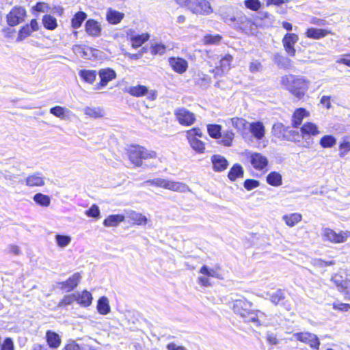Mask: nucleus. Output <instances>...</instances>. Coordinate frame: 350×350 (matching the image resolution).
I'll use <instances>...</instances> for the list:
<instances>
[{
  "mask_svg": "<svg viewBox=\"0 0 350 350\" xmlns=\"http://www.w3.org/2000/svg\"><path fill=\"white\" fill-rule=\"evenodd\" d=\"M259 186V182L254 179H247L244 182L245 188L248 190H252Z\"/></svg>",
  "mask_w": 350,
  "mask_h": 350,
  "instance_id": "nucleus-57",
  "label": "nucleus"
},
{
  "mask_svg": "<svg viewBox=\"0 0 350 350\" xmlns=\"http://www.w3.org/2000/svg\"><path fill=\"white\" fill-rule=\"evenodd\" d=\"M168 62L172 70L178 74L185 72L188 68L187 61L181 57H170Z\"/></svg>",
  "mask_w": 350,
  "mask_h": 350,
  "instance_id": "nucleus-17",
  "label": "nucleus"
},
{
  "mask_svg": "<svg viewBox=\"0 0 350 350\" xmlns=\"http://www.w3.org/2000/svg\"><path fill=\"white\" fill-rule=\"evenodd\" d=\"M310 116V112L304 108L297 109L292 117V124L295 128H297L301 123L304 118Z\"/></svg>",
  "mask_w": 350,
  "mask_h": 350,
  "instance_id": "nucleus-25",
  "label": "nucleus"
},
{
  "mask_svg": "<svg viewBox=\"0 0 350 350\" xmlns=\"http://www.w3.org/2000/svg\"><path fill=\"white\" fill-rule=\"evenodd\" d=\"M265 295L269 296L271 302L275 305L279 304L285 298L284 292L281 289H278L275 292L271 295H269L268 293H262L261 295H259V296L262 297H265Z\"/></svg>",
  "mask_w": 350,
  "mask_h": 350,
  "instance_id": "nucleus-36",
  "label": "nucleus"
},
{
  "mask_svg": "<svg viewBox=\"0 0 350 350\" xmlns=\"http://www.w3.org/2000/svg\"><path fill=\"white\" fill-rule=\"evenodd\" d=\"M55 240L59 247H65L70 243L72 238L68 235L56 234Z\"/></svg>",
  "mask_w": 350,
  "mask_h": 350,
  "instance_id": "nucleus-47",
  "label": "nucleus"
},
{
  "mask_svg": "<svg viewBox=\"0 0 350 350\" xmlns=\"http://www.w3.org/2000/svg\"><path fill=\"white\" fill-rule=\"evenodd\" d=\"M150 38L148 33H145L140 35H134L131 36V45L133 48H137L142 46Z\"/></svg>",
  "mask_w": 350,
  "mask_h": 350,
  "instance_id": "nucleus-39",
  "label": "nucleus"
},
{
  "mask_svg": "<svg viewBox=\"0 0 350 350\" xmlns=\"http://www.w3.org/2000/svg\"><path fill=\"white\" fill-rule=\"evenodd\" d=\"M100 213L99 207L96 204H93L85 211V215L88 217L98 219L100 217Z\"/></svg>",
  "mask_w": 350,
  "mask_h": 350,
  "instance_id": "nucleus-52",
  "label": "nucleus"
},
{
  "mask_svg": "<svg viewBox=\"0 0 350 350\" xmlns=\"http://www.w3.org/2000/svg\"><path fill=\"white\" fill-rule=\"evenodd\" d=\"M74 51L75 53H79L83 57H85L87 59L90 58V57L88 54V51H90L91 49L84 48L81 46H75L74 47Z\"/></svg>",
  "mask_w": 350,
  "mask_h": 350,
  "instance_id": "nucleus-59",
  "label": "nucleus"
},
{
  "mask_svg": "<svg viewBox=\"0 0 350 350\" xmlns=\"http://www.w3.org/2000/svg\"><path fill=\"white\" fill-rule=\"evenodd\" d=\"M300 131L303 137L305 136H317L321 133L319 126L311 122L304 123L301 126Z\"/></svg>",
  "mask_w": 350,
  "mask_h": 350,
  "instance_id": "nucleus-21",
  "label": "nucleus"
},
{
  "mask_svg": "<svg viewBox=\"0 0 350 350\" xmlns=\"http://www.w3.org/2000/svg\"><path fill=\"white\" fill-rule=\"evenodd\" d=\"M333 308L341 312H347L350 309V304L336 301L333 304Z\"/></svg>",
  "mask_w": 350,
  "mask_h": 350,
  "instance_id": "nucleus-58",
  "label": "nucleus"
},
{
  "mask_svg": "<svg viewBox=\"0 0 350 350\" xmlns=\"http://www.w3.org/2000/svg\"><path fill=\"white\" fill-rule=\"evenodd\" d=\"M76 297L77 304L82 307H88L92 303V295L88 291H83L81 293H76Z\"/></svg>",
  "mask_w": 350,
  "mask_h": 350,
  "instance_id": "nucleus-26",
  "label": "nucleus"
},
{
  "mask_svg": "<svg viewBox=\"0 0 350 350\" xmlns=\"http://www.w3.org/2000/svg\"><path fill=\"white\" fill-rule=\"evenodd\" d=\"M266 315L264 312L256 310H253L252 314H250L249 323H252L256 326L259 325H267L268 323L266 319Z\"/></svg>",
  "mask_w": 350,
  "mask_h": 350,
  "instance_id": "nucleus-24",
  "label": "nucleus"
},
{
  "mask_svg": "<svg viewBox=\"0 0 350 350\" xmlns=\"http://www.w3.org/2000/svg\"><path fill=\"white\" fill-rule=\"evenodd\" d=\"M127 217L135 224L139 226L146 225L148 221V219L145 215L133 211L128 213Z\"/></svg>",
  "mask_w": 350,
  "mask_h": 350,
  "instance_id": "nucleus-37",
  "label": "nucleus"
},
{
  "mask_svg": "<svg viewBox=\"0 0 350 350\" xmlns=\"http://www.w3.org/2000/svg\"><path fill=\"white\" fill-rule=\"evenodd\" d=\"M186 137L193 150L198 153H203L205 150V144L200 138L202 137V133L199 128H193L187 131Z\"/></svg>",
  "mask_w": 350,
  "mask_h": 350,
  "instance_id": "nucleus-6",
  "label": "nucleus"
},
{
  "mask_svg": "<svg viewBox=\"0 0 350 350\" xmlns=\"http://www.w3.org/2000/svg\"><path fill=\"white\" fill-rule=\"evenodd\" d=\"M293 337L296 340L309 345L312 349H319L320 340L317 336L313 333L308 332H297L293 334Z\"/></svg>",
  "mask_w": 350,
  "mask_h": 350,
  "instance_id": "nucleus-10",
  "label": "nucleus"
},
{
  "mask_svg": "<svg viewBox=\"0 0 350 350\" xmlns=\"http://www.w3.org/2000/svg\"><path fill=\"white\" fill-rule=\"evenodd\" d=\"M189 10L194 14L205 16L211 14L213 11L207 0H193Z\"/></svg>",
  "mask_w": 350,
  "mask_h": 350,
  "instance_id": "nucleus-12",
  "label": "nucleus"
},
{
  "mask_svg": "<svg viewBox=\"0 0 350 350\" xmlns=\"http://www.w3.org/2000/svg\"><path fill=\"white\" fill-rule=\"evenodd\" d=\"M285 127L282 123H276L273 126V132L274 135L278 137L282 136V132L284 131Z\"/></svg>",
  "mask_w": 350,
  "mask_h": 350,
  "instance_id": "nucleus-60",
  "label": "nucleus"
},
{
  "mask_svg": "<svg viewBox=\"0 0 350 350\" xmlns=\"http://www.w3.org/2000/svg\"><path fill=\"white\" fill-rule=\"evenodd\" d=\"M281 85L296 98L302 99L310 85V81L304 76L286 75L280 79Z\"/></svg>",
  "mask_w": 350,
  "mask_h": 350,
  "instance_id": "nucleus-1",
  "label": "nucleus"
},
{
  "mask_svg": "<svg viewBox=\"0 0 350 350\" xmlns=\"http://www.w3.org/2000/svg\"><path fill=\"white\" fill-rule=\"evenodd\" d=\"M87 14L83 12H77L71 20V26L74 29L79 28L85 20Z\"/></svg>",
  "mask_w": 350,
  "mask_h": 350,
  "instance_id": "nucleus-42",
  "label": "nucleus"
},
{
  "mask_svg": "<svg viewBox=\"0 0 350 350\" xmlns=\"http://www.w3.org/2000/svg\"><path fill=\"white\" fill-rule=\"evenodd\" d=\"M221 37L219 35L207 34L204 36L203 41L206 44H216L221 41Z\"/></svg>",
  "mask_w": 350,
  "mask_h": 350,
  "instance_id": "nucleus-50",
  "label": "nucleus"
},
{
  "mask_svg": "<svg viewBox=\"0 0 350 350\" xmlns=\"http://www.w3.org/2000/svg\"><path fill=\"white\" fill-rule=\"evenodd\" d=\"M26 16V10L23 7H14L7 14V22L14 27L22 23Z\"/></svg>",
  "mask_w": 350,
  "mask_h": 350,
  "instance_id": "nucleus-11",
  "label": "nucleus"
},
{
  "mask_svg": "<svg viewBox=\"0 0 350 350\" xmlns=\"http://www.w3.org/2000/svg\"><path fill=\"white\" fill-rule=\"evenodd\" d=\"M321 235L324 241L332 243H342L347 241V239L350 237V231L340 230L336 232L331 228H325L323 229Z\"/></svg>",
  "mask_w": 350,
  "mask_h": 350,
  "instance_id": "nucleus-7",
  "label": "nucleus"
},
{
  "mask_svg": "<svg viewBox=\"0 0 350 350\" xmlns=\"http://www.w3.org/2000/svg\"><path fill=\"white\" fill-rule=\"evenodd\" d=\"M98 75L100 81L95 85L94 89L96 90L105 87L109 82L116 78V72L109 68L100 69L98 72Z\"/></svg>",
  "mask_w": 350,
  "mask_h": 350,
  "instance_id": "nucleus-13",
  "label": "nucleus"
},
{
  "mask_svg": "<svg viewBox=\"0 0 350 350\" xmlns=\"http://www.w3.org/2000/svg\"><path fill=\"white\" fill-rule=\"evenodd\" d=\"M225 122L226 125H231L238 131H243L244 129H245L247 123L246 120L238 117L228 119L225 121Z\"/></svg>",
  "mask_w": 350,
  "mask_h": 350,
  "instance_id": "nucleus-32",
  "label": "nucleus"
},
{
  "mask_svg": "<svg viewBox=\"0 0 350 350\" xmlns=\"http://www.w3.org/2000/svg\"><path fill=\"white\" fill-rule=\"evenodd\" d=\"M129 156L130 161L136 166H141L143 160L157 158L155 152L139 146H131L129 150Z\"/></svg>",
  "mask_w": 350,
  "mask_h": 350,
  "instance_id": "nucleus-4",
  "label": "nucleus"
},
{
  "mask_svg": "<svg viewBox=\"0 0 350 350\" xmlns=\"http://www.w3.org/2000/svg\"><path fill=\"white\" fill-rule=\"evenodd\" d=\"M144 183L180 193H185L189 190V187L183 183L172 181L161 178L148 180Z\"/></svg>",
  "mask_w": 350,
  "mask_h": 350,
  "instance_id": "nucleus-5",
  "label": "nucleus"
},
{
  "mask_svg": "<svg viewBox=\"0 0 350 350\" xmlns=\"http://www.w3.org/2000/svg\"><path fill=\"white\" fill-rule=\"evenodd\" d=\"M336 144V139L333 135H324L319 140L320 146L323 148H330Z\"/></svg>",
  "mask_w": 350,
  "mask_h": 350,
  "instance_id": "nucleus-43",
  "label": "nucleus"
},
{
  "mask_svg": "<svg viewBox=\"0 0 350 350\" xmlns=\"http://www.w3.org/2000/svg\"><path fill=\"white\" fill-rule=\"evenodd\" d=\"M267 182L274 187L280 186L282 183V176L278 172H272L267 176Z\"/></svg>",
  "mask_w": 350,
  "mask_h": 350,
  "instance_id": "nucleus-44",
  "label": "nucleus"
},
{
  "mask_svg": "<svg viewBox=\"0 0 350 350\" xmlns=\"http://www.w3.org/2000/svg\"><path fill=\"white\" fill-rule=\"evenodd\" d=\"M97 311L102 315H107L111 312V307L107 297L103 296L97 302L96 306Z\"/></svg>",
  "mask_w": 350,
  "mask_h": 350,
  "instance_id": "nucleus-34",
  "label": "nucleus"
},
{
  "mask_svg": "<svg viewBox=\"0 0 350 350\" xmlns=\"http://www.w3.org/2000/svg\"><path fill=\"white\" fill-rule=\"evenodd\" d=\"M124 216L120 214L111 215L103 221V225L105 227H116L120 223L124 221Z\"/></svg>",
  "mask_w": 350,
  "mask_h": 350,
  "instance_id": "nucleus-31",
  "label": "nucleus"
},
{
  "mask_svg": "<svg viewBox=\"0 0 350 350\" xmlns=\"http://www.w3.org/2000/svg\"><path fill=\"white\" fill-rule=\"evenodd\" d=\"M199 274L197 279L198 283L204 287L211 286V278L223 279L222 274L220 272V267L218 265L213 267L203 265L199 270Z\"/></svg>",
  "mask_w": 350,
  "mask_h": 350,
  "instance_id": "nucleus-2",
  "label": "nucleus"
},
{
  "mask_svg": "<svg viewBox=\"0 0 350 350\" xmlns=\"http://www.w3.org/2000/svg\"><path fill=\"white\" fill-rule=\"evenodd\" d=\"M329 33H331V31L328 30L311 27L306 30L305 35L308 38L319 40Z\"/></svg>",
  "mask_w": 350,
  "mask_h": 350,
  "instance_id": "nucleus-29",
  "label": "nucleus"
},
{
  "mask_svg": "<svg viewBox=\"0 0 350 350\" xmlns=\"http://www.w3.org/2000/svg\"><path fill=\"white\" fill-rule=\"evenodd\" d=\"M83 113L92 118H100L105 115V109L100 107H86L83 109Z\"/></svg>",
  "mask_w": 350,
  "mask_h": 350,
  "instance_id": "nucleus-30",
  "label": "nucleus"
},
{
  "mask_svg": "<svg viewBox=\"0 0 350 350\" xmlns=\"http://www.w3.org/2000/svg\"><path fill=\"white\" fill-rule=\"evenodd\" d=\"M175 116L182 125L189 126L196 121V116L185 108H179L175 111Z\"/></svg>",
  "mask_w": 350,
  "mask_h": 350,
  "instance_id": "nucleus-14",
  "label": "nucleus"
},
{
  "mask_svg": "<svg viewBox=\"0 0 350 350\" xmlns=\"http://www.w3.org/2000/svg\"><path fill=\"white\" fill-rule=\"evenodd\" d=\"M282 219L287 226L293 228L302 220V215L299 213L285 214L282 216Z\"/></svg>",
  "mask_w": 350,
  "mask_h": 350,
  "instance_id": "nucleus-28",
  "label": "nucleus"
},
{
  "mask_svg": "<svg viewBox=\"0 0 350 350\" xmlns=\"http://www.w3.org/2000/svg\"><path fill=\"white\" fill-rule=\"evenodd\" d=\"M45 177L41 172H34L29 174L24 182L29 187H42L45 185Z\"/></svg>",
  "mask_w": 350,
  "mask_h": 350,
  "instance_id": "nucleus-16",
  "label": "nucleus"
},
{
  "mask_svg": "<svg viewBox=\"0 0 350 350\" xmlns=\"http://www.w3.org/2000/svg\"><path fill=\"white\" fill-rule=\"evenodd\" d=\"M50 113L62 120L68 119L72 114L70 110L61 106H55L51 108Z\"/></svg>",
  "mask_w": 350,
  "mask_h": 350,
  "instance_id": "nucleus-27",
  "label": "nucleus"
},
{
  "mask_svg": "<svg viewBox=\"0 0 350 350\" xmlns=\"http://www.w3.org/2000/svg\"><path fill=\"white\" fill-rule=\"evenodd\" d=\"M332 281L338 288V290H342L344 280L342 279V277L341 275H339L338 274L334 275L332 277Z\"/></svg>",
  "mask_w": 350,
  "mask_h": 350,
  "instance_id": "nucleus-61",
  "label": "nucleus"
},
{
  "mask_svg": "<svg viewBox=\"0 0 350 350\" xmlns=\"http://www.w3.org/2000/svg\"><path fill=\"white\" fill-rule=\"evenodd\" d=\"M79 77L86 83L92 84L96 78V72L93 70H81L79 72Z\"/></svg>",
  "mask_w": 350,
  "mask_h": 350,
  "instance_id": "nucleus-38",
  "label": "nucleus"
},
{
  "mask_svg": "<svg viewBox=\"0 0 350 350\" xmlns=\"http://www.w3.org/2000/svg\"><path fill=\"white\" fill-rule=\"evenodd\" d=\"M33 200L37 204L44 207H48L51 204L50 197L41 193L35 194Z\"/></svg>",
  "mask_w": 350,
  "mask_h": 350,
  "instance_id": "nucleus-41",
  "label": "nucleus"
},
{
  "mask_svg": "<svg viewBox=\"0 0 350 350\" xmlns=\"http://www.w3.org/2000/svg\"><path fill=\"white\" fill-rule=\"evenodd\" d=\"M124 14L116 10L109 8L106 13V20L111 25H117L121 22Z\"/></svg>",
  "mask_w": 350,
  "mask_h": 350,
  "instance_id": "nucleus-23",
  "label": "nucleus"
},
{
  "mask_svg": "<svg viewBox=\"0 0 350 350\" xmlns=\"http://www.w3.org/2000/svg\"><path fill=\"white\" fill-rule=\"evenodd\" d=\"M33 31L29 27V25H26L21 27V29L18 31L17 41H22L25 39L27 37L29 36Z\"/></svg>",
  "mask_w": 350,
  "mask_h": 350,
  "instance_id": "nucleus-49",
  "label": "nucleus"
},
{
  "mask_svg": "<svg viewBox=\"0 0 350 350\" xmlns=\"http://www.w3.org/2000/svg\"><path fill=\"white\" fill-rule=\"evenodd\" d=\"M243 176V169L239 164H234L228 172V178L230 180H235L237 178Z\"/></svg>",
  "mask_w": 350,
  "mask_h": 350,
  "instance_id": "nucleus-40",
  "label": "nucleus"
},
{
  "mask_svg": "<svg viewBox=\"0 0 350 350\" xmlns=\"http://www.w3.org/2000/svg\"><path fill=\"white\" fill-rule=\"evenodd\" d=\"M213 170L216 172H221L225 170L228 165V161L224 157L215 154L211 157Z\"/></svg>",
  "mask_w": 350,
  "mask_h": 350,
  "instance_id": "nucleus-22",
  "label": "nucleus"
},
{
  "mask_svg": "<svg viewBox=\"0 0 350 350\" xmlns=\"http://www.w3.org/2000/svg\"><path fill=\"white\" fill-rule=\"evenodd\" d=\"M198 83L202 86H205L208 85L211 83V79L210 77L202 73V72H198Z\"/></svg>",
  "mask_w": 350,
  "mask_h": 350,
  "instance_id": "nucleus-54",
  "label": "nucleus"
},
{
  "mask_svg": "<svg viewBox=\"0 0 350 350\" xmlns=\"http://www.w3.org/2000/svg\"><path fill=\"white\" fill-rule=\"evenodd\" d=\"M125 91L135 97L146 96L147 99L149 100H154L157 97V92L156 90H150L146 86L142 85L128 87L126 88Z\"/></svg>",
  "mask_w": 350,
  "mask_h": 350,
  "instance_id": "nucleus-9",
  "label": "nucleus"
},
{
  "mask_svg": "<svg viewBox=\"0 0 350 350\" xmlns=\"http://www.w3.org/2000/svg\"><path fill=\"white\" fill-rule=\"evenodd\" d=\"M165 46L161 43H157L152 46L151 50L153 54L162 55L165 52Z\"/></svg>",
  "mask_w": 350,
  "mask_h": 350,
  "instance_id": "nucleus-56",
  "label": "nucleus"
},
{
  "mask_svg": "<svg viewBox=\"0 0 350 350\" xmlns=\"http://www.w3.org/2000/svg\"><path fill=\"white\" fill-rule=\"evenodd\" d=\"M252 303L246 300L245 298H241L236 299L233 303L232 309L233 311L240 315L245 319V321L248 322L250 314H252Z\"/></svg>",
  "mask_w": 350,
  "mask_h": 350,
  "instance_id": "nucleus-8",
  "label": "nucleus"
},
{
  "mask_svg": "<svg viewBox=\"0 0 350 350\" xmlns=\"http://www.w3.org/2000/svg\"><path fill=\"white\" fill-rule=\"evenodd\" d=\"M46 339L48 345L51 348L56 349L61 345L60 336L54 332L47 331L46 333Z\"/></svg>",
  "mask_w": 350,
  "mask_h": 350,
  "instance_id": "nucleus-35",
  "label": "nucleus"
},
{
  "mask_svg": "<svg viewBox=\"0 0 350 350\" xmlns=\"http://www.w3.org/2000/svg\"><path fill=\"white\" fill-rule=\"evenodd\" d=\"M85 29L89 36L98 37L101 35L102 26L99 22L94 19H89L85 23Z\"/></svg>",
  "mask_w": 350,
  "mask_h": 350,
  "instance_id": "nucleus-19",
  "label": "nucleus"
},
{
  "mask_svg": "<svg viewBox=\"0 0 350 350\" xmlns=\"http://www.w3.org/2000/svg\"><path fill=\"white\" fill-rule=\"evenodd\" d=\"M74 301H77L76 293L66 295L59 304V306H68L72 304Z\"/></svg>",
  "mask_w": 350,
  "mask_h": 350,
  "instance_id": "nucleus-53",
  "label": "nucleus"
},
{
  "mask_svg": "<svg viewBox=\"0 0 350 350\" xmlns=\"http://www.w3.org/2000/svg\"><path fill=\"white\" fill-rule=\"evenodd\" d=\"M250 166L258 172H265L267 170L269 161L267 157L257 152L245 150L241 153Z\"/></svg>",
  "mask_w": 350,
  "mask_h": 350,
  "instance_id": "nucleus-3",
  "label": "nucleus"
},
{
  "mask_svg": "<svg viewBox=\"0 0 350 350\" xmlns=\"http://www.w3.org/2000/svg\"><path fill=\"white\" fill-rule=\"evenodd\" d=\"M1 350H14V344L10 338H8L4 340Z\"/></svg>",
  "mask_w": 350,
  "mask_h": 350,
  "instance_id": "nucleus-62",
  "label": "nucleus"
},
{
  "mask_svg": "<svg viewBox=\"0 0 350 350\" xmlns=\"http://www.w3.org/2000/svg\"><path fill=\"white\" fill-rule=\"evenodd\" d=\"M299 37L293 33H287L282 39L283 46L286 52L291 57L295 55V44L298 42Z\"/></svg>",
  "mask_w": 350,
  "mask_h": 350,
  "instance_id": "nucleus-15",
  "label": "nucleus"
},
{
  "mask_svg": "<svg viewBox=\"0 0 350 350\" xmlns=\"http://www.w3.org/2000/svg\"><path fill=\"white\" fill-rule=\"evenodd\" d=\"M44 27L49 30H53L57 27V20L51 15H44L42 18Z\"/></svg>",
  "mask_w": 350,
  "mask_h": 350,
  "instance_id": "nucleus-45",
  "label": "nucleus"
},
{
  "mask_svg": "<svg viewBox=\"0 0 350 350\" xmlns=\"http://www.w3.org/2000/svg\"><path fill=\"white\" fill-rule=\"evenodd\" d=\"M81 277L79 273H74L65 282L62 283V288H64L66 291H72L78 285V283L81 280Z\"/></svg>",
  "mask_w": 350,
  "mask_h": 350,
  "instance_id": "nucleus-33",
  "label": "nucleus"
},
{
  "mask_svg": "<svg viewBox=\"0 0 350 350\" xmlns=\"http://www.w3.org/2000/svg\"><path fill=\"white\" fill-rule=\"evenodd\" d=\"M245 6L253 11H257L260 9L261 3L259 0H245L244 1Z\"/></svg>",
  "mask_w": 350,
  "mask_h": 350,
  "instance_id": "nucleus-51",
  "label": "nucleus"
},
{
  "mask_svg": "<svg viewBox=\"0 0 350 350\" xmlns=\"http://www.w3.org/2000/svg\"><path fill=\"white\" fill-rule=\"evenodd\" d=\"M221 144L225 146H231L232 144V141L234 137V133L232 131H226L224 132V133L221 134Z\"/></svg>",
  "mask_w": 350,
  "mask_h": 350,
  "instance_id": "nucleus-46",
  "label": "nucleus"
},
{
  "mask_svg": "<svg viewBox=\"0 0 350 350\" xmlns=\"http://www.w3.org/2000/svg\"><path fill=\"white\" fill-rule=\"evenodd\" d=\"M350 151V141H344L339 146V152L340 157H344Z\"/></svg>",
  "mask_w": 350,
  "mask_h": 350,
  "instance_id": "nucleus-55",
  "label": "nucleus"
},
{
  "mask_svg": "<svg viewBox=\"0 0 350 350\" xmlns=\"http://www.w3.org/2000/svg\"><path fill=\"white\" fill-rule=\"evenodd\" d=\"M250 132L252 135L257 140H261L266 133L265 127L262 122L256 121L250 124Z\"/></svg>",
  "mask_w": 350,
  "mask_h": 350,
  "instance_id": "nucleus-20",
  "label": "nucleus"
},
{
  "mask_svg": "<svg viewBox=\"0 0 350 350\" xmlns=\"http://www.w3.org/2000/svg\"><path fill=\"white\" fill-rule=\"evenodd\" d=\"M64 350H81V348L75 341L72 340L65 346Z\"/></svg>",
  "mask_w": 350,
  "mask_h": 350,
  "instance_id": "nucleus-64",
  "label": "nucleus"
},
{
  "mask_svg": "<svg viewBox=\"0 0 350 350\" xmlns=\"http://www.w3.org/2000/svg\"><path fill=\"white\" fill-rule=\"evenodd\" d=\"M221 127L218 124H209L207 126V131L209 135L215 139H218L221 137Z\"/></svg>",
  "mask_w": 350,
  "mask_h": 350,
  "instance_id": "nucleus-48",
  "label": "nucleus"
},
{
  "mask_svg": "<svg viewBox=\"0 0 350 350\" xmlns=\"http://www.w3.org/2000/svg\"><path fill=\"white\" fill-rule=\"evenodd\" d=\"M267 340L269 344L273 345H276L279 342V340H278L276 335H275L273 333H269V332L267 333Z\"/></svg>",
  "mask_w": 350,
  "mask_h": 350,
  "instance_id": "nucleus-63",
  "label": "nucleus"
},
{
  "mask_svg": "<svg viewBox=\"0 0 350 350\" xmlns=\"http://www.w3.org/2000/svg\"><path fill=\"white\" fill-rule=\"evenodd\" d=\"M232 59V56L230 55H226L220 59L219 66L216 67L215 69H213L211 72L214 73L215 76L224 75L230 70Z\"/></svg>",
  "mask_w": 350,
  "mask_h": 350,
  "instance_id": "nucleus-18",
  "label": "nucleus"
}]
</instances>
